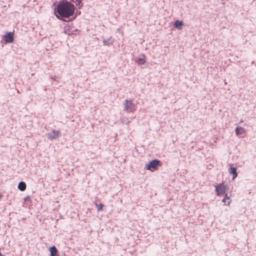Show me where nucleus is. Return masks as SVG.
Returning <instances> with one entry per match:
<instances>
[{
    "label": "nucleus",
    "mask_w": 256,
    "mask_h": 256,
    "mask_svg": "<svg viewBox=\"0 0 256 256\" xmlns=\"http://www.w3.org/2000/svg\"><path fill=\"white\" fill-rule=\"evenodd\" d=\"M0 256H3L0 252Z\"/></svg>",
    "instance_id": "f3484780"
},
{
    "label": "nucleus",
    "mask_w": 256,
    "mask_h": 256,
    "mask_svg": "<svg viewBox=\"0 0 256 256\" xmlns=\"http://www.w3.org/2000/svg\"><path fill=\"white\" fill-rule=\"evenodd\" d=\"M228 171L230 174H232L233 180L237 177L238 174L236 172V168L233 167L232 164L230 165Z\"/></svg>",
    "instance_id": "0eeeda50"
},
{
    "label": "nucleus",
    "mask_w": 256,
    "mask_h": 256,
    "mask_svg": "<svg viewBox=\"0 0 256 256\" xmlns=\"http://www.w3.org/2000/svg\"><path fill=\"white\" fill-rule=\"evenodd\" d=\"M183 25V22L180 20H176V21H174V27L178 29V30H182Z\"/></svg>",
    "instance_id": "6e6552de"
},
{
    "label": "nucleus",
    "mask_w": 256,
    "mask_h": 256,
    "mask_svg": "<svg viewBox=\"0 0 256 256\" xmlns=\"http://www.w3.org/2000/svg\"><path fill=\"white\" fill-rule=\"evenodd\" d=\"M236 136H238L245 134V130L241 126H237L235 129Z\"/></svg>",
    "instance_id": "1a4fd4ad"
},
{
    "label": "nucleus",
    "mask_w": 256,
    "mask_h": 256,
    "mask_svg": "<svg viewBox=\"0 0 256 256\" xmlns=\"http://www.w3.org/2000/svg\"><path fill=\"white\" fill-rule=\"evenodd\" d=\"M49 251L50 252V255L54 256H58V250L56 247L54 246L49 248Z\"/></svg>",
    "instance_id": "9d476101"
},
{
    "label": "nucleus",
    "mask_w": 256,
    "mask_h": 256,
    "mask_svg": "<svg viewBox=\"0 0 256 256\" xmlns=\"http://www.w3.org/2000/svg\"><path fill=\"white\" fill-rule=\"evenodd\" d=\"M80 13H81V12L80 11H79L78 10H76L75 16L74 15L73 16H71L72 18H71L70 20H74L76 18L77 15H80Z\"/></svg>",
    "instance_id": "dca6fc26"
},
{
    "label": "nucleus",
    "mask_w": 256,
    "mask_h": 256,
    "mask_svg": "<svg viewBox=\"0 0 256 256\" xmlns=\"http://www.w3.org/2000/svg\"><path fill=\"white\" fill-rule=\"evenodd\" d=\"M145 58H146L144 54H142L141 57L138 58L136 60V62L138 65L144 64L145 63V62H146Z\"/></svg>",
    "instance_id": "f8f14e48"
},
{
    "label": "nucleus",
    "mask_w": 256,
    "mask_h": 256,
    "mask_svg": "<svg viewBox=\"0 0 256 256\" xmlns=\"http://www.w3.org/2000/svg\"><path fill=\"white\" fill-rule=\"evenodd\" d=\"M229 200V196H228V194H226L224 198L222 199V202H224V204L226 205V200ZM230 202H228V204H230Z\"/></svg>",
    "instance_id": "2eb2a0df"
},
{
    "label": "nucleus",
    "mask_w": 256,
    "mask_h": 256,
    "mask_svg": "<svg viewBox=\"0 0 256 256\" xmlns=\"http://www.w3.org/2000/svg\"><path fill=\"white\" fill-rule=\"evenodd\" d=\"M82 0H80L81 2H82Z\"/></svg>",
    "instance_id": "a211bd4d"
},
{
    "label": "nucleus",
    "mask_w": 256,
    "mask_h": 256,
    "mask_svg": "<svg viewBox=\"0 0 256 256\" xmlns=\"http://www.w3.org/2000/svg\"><path fill=\"white\" fill-rule=\"evenodd\" d=\"M81 0H61L54 8V14L56 17L61 20L65 18H70L74 14L76 7L73 3L76 4V9H81L83 2Z\"/></svg>",
    "instance_id": "f257e3e1"
},
{
    "label": "nucleus",
    "mask_w": 256,
    "mask_h": 256,
    "mask_svg": "<svg viewBox=\"0 0 256 256\" xmlns=\"http://www.w3.org/2000/svg\"><path fill=\"white\" fill-rule=\"evenodd\" d=\"M160 162L159 160L154 159L150 161L148 164H146L144 168L148 170L153 171L158 168V167L160 165Z\"/></svg>",
    "instance_id": "f03ea898"
},
{
    "label": "nucleus",
    "mask_w": 256,
    "mask_h": 256,
    "mask_svg": "<svg viewBox=\"0 0 256 256\" xmlns=\"http://www.w3.org/2000/svg\"><path fill=\"white\" fill-rule=\"evenodd\" d=\"M124 110L128 112H134L136 110V107L134 104L132 102V100H126L124 102Z\"/></svg>",
    "instance_id": "7ed1b4c3"
},
{
    "label": "nucleus",
    "mask_w": 256,
    "mask_h": 256,
    "mask_svg": "<svg viewBox=\"0 0 256 256\" xmlns=\"http://www.w3.org/2000/svg\"><path fill=\"white\" fill-rule=\"evenodd\" d=\"M60 132L59 130L53 129L50 132L47 134L48 138L50 140H53L60 137Z\"/></svg>",
    "instance_id": "39448f33"
},
{
    "label": "nucleus",
    "mask_w": 256,
    "mask_h": 256,
    "mask_svg": "<svg viewBox=\"0 0 256 256\" xmlns=\"http://www.w3.org/2000/svg\"><path fill=\"white\" fill-rule=\"evenodd\" d=\"M216 192L217 196L225 194L226 189L223 184H220L216 186Z\"/></svg>",
    "instance_id": "423d86ee"
},
{
    "label": "nucleus",
    "mask_w": 256,
    "mask_h": 256,
    "mask_svg": "<svg viewBox=\"0 0 256 256\" xmlns=\"http://www.w3.org/2000/svg\"><path fill=\"white\" fill-rule=\"evenodd\" d=\"M5 44L12 43L14 40V32H8L3 36Z\"/></svg>",
    "instance_id": "20e7f679"
},
{
    "label": "nucleus",
    "mask_w": 256,
    "mask_h": 256,
    "mask_svg": "<svg viewBox=\"0 0 256 256\" xmlns=\"http://www.w3.org/2000/svg\"><path fill=\"white\" fill-rule=\"evenodd\" d=\"M26 185L24 182H20L18 184V188L20 191H24L26 189Z\"/></svg>",
    "instance_id": "ddd939ff"
},
{
    "label": "nucleus",
    "mask_w": 256,
    "mask_h": 256,
    "mask_svg": "<svg viewBox=\"0 0 256 256\" xmlns=\"http://www.w3.org/2000/svg\"><path fill=\"white\" fill-rule=\"evenodd\" d=\"M113 44V40H112V37L110 36L107 39L103 40V44L104 46H110Z\"/></svg>",
    "instance_id": "9b49d317"
},
{
    "label": "nucleus",
    "mask_w": 256,
    "mask_h": 256,
    "mask_svg": "<svg viewBox=\"0 0 256 256\" xmlns=\"http://www.w3.org/2000/svg\"><path fill=\"white\" fill-rule=\"evenodd\" d=\"M96 206L97 208L98 211H100L102 210V208L104 206V204H103L102 203L100 204H96Z\"/></svg>",
    "instance_id": "4468645a"
},
{
    "label": "nucleus",
    "mask_w": 256,
    "mask_h": 256,
    "mask_svg": "<svg viewBox=\"0 0 256 256\" xmlns=\"http://www.w3.org/2000/svg\"><path fill=\"white\" fill-rule=\"evenodd\" d=\"M50 256H54L50 255Z\"/></svg>",
    "instance_id": "6ab92c4d"
}]
</instances>
